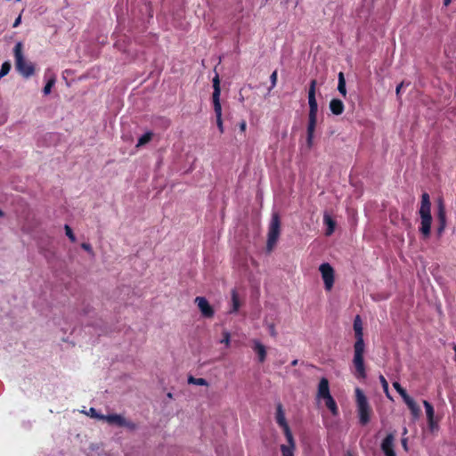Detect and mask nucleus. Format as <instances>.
<instances>
[{"label": "nucleus", "mask_w": 456, "mask_h": 456, "mask_svg": "<svg viewBox=\"0 0 456 456\" xmlns=\"http://www.w3.org/2000/svg\"><path fill=\"white\" fill-rule=\"evenodd\" d=\"M354 331L355 338L353 357V364L355 369L354 376L358 379H365L367 377L364 364L365 344L363 340L362 322L359 315H356L354 320Z\"/></svg>", "instance_id": "obj_1"}, {"label": "nucleus", "mask_w": 456, "mask_h": 456, "mask_svg": "<svg viewBox=\"0 0 456 456\" xmlns=\"http://www.w3.org/2000/svg\"><path fill=\"white\" fill-rule=\"evenodd\" d=\"M316 85L317 81L315 79L311 80L308 90L309 113L306 129V143L308 148H312L313 146L314 131L317 123L318 103L315 97Z\"/></svg>", "instance_id": "obj_2"}, {"label": "nucleus", "mask_w": 456, "mask_h": 456, "mask_svg": "<svg viewBox=\"0 0 456 456\" xmlns=\"http://www.w3.org/2000/svg\"><path fill=\"white\" fill-rule=\"evenodd\" d=\"M420 216V225L419 231L424 239H428L431 233V201L428 192H423L421 195L420 208L419 210Z\"/></svg>", "instance_id": "obj_3"}, {"label": "nucleus", "mask_w": 456, "mask_h": 456, "mask_svg": "<svg viewBox=\"0 0 456 456\" xmlns=\"http://www.w3.org/2000/svg\"><path fill=\"white\" fill-rule=\"evenodd\" d=\"M354 393L359 422L362 426H365L370 420L371 407L370 406L368 399L361 388L356 387Z\"/></svg>", "instance_id": "obj_4"}, {"label": "nucleus", "mask_w": 456, "mask_h": 456, "mask_svg": "<svg viewBox=\"0 0 456 456\" xmlns=\"http://www.w3.org/2000/svg\"><path fill=\"white\" fill-rule=\"evenodd\" d=\"M23 45L21 42H18L13 49L14 59H15V69L24 77H31L35 72V66L32 62L26 61L23 56Z\"/></svg>", "instance_id": "obj_5"}, {"label": "nucleus", "mask_w": 456, "mask_h": 456, "mask_svg": "<svg viewBox=\"0 0 456 456\" xmlns=\"http://www.w3.org/2000/svg\"><path fill=\"white\" fill-rule=\"evenodd\" d=\"M280 233H281V217L277 212H274L272 215V219H271V222L269 224V228H268V238H267L266 248L269 252H271L273 249V248L280 237Z\"/></svg>", "instance_id": "obj_6"}, {"label": "nucleus", "mask_w": 456, "mask_h": 456, "mask_svg": "<svg viewBox=\"0 0 456 456\" xmlns=\"http://www.w3.org/2000/svg\"><path fill=\"white\" fill-rule=\"evenodd\" d=\"M319 270L322 273L325 289L330 290L334 285V269L330 264L324 263L320 265Z\"/></svg>", "instance_id": "obj_7"}, {"label": "nucleus", "mask_w": 456, "mask_h": 456, "mask_svg": "<svg viewBox=\"0 0 456 456\" xmlns=\"http://www.w3.org/2000/svg\"><path fill=\"white\" fill-rule=\"evenodd\" d=\"M276 422L277 424L283 429V433L285 436H289L292 434L289 426L286 420L285 413L282 408L281 403H278L276 407Z\"/></svg>", "instance_id": "obj_8"}, {"label": "nucleus", "mask_w": 456, "mask_h": 456, "mask_svg": "<svg viewBox=\"0 0 456 456\" xmlns=\"http://www.w3.org/2000/svg\"><path fill=\"white\" fill-rule=\"evenodd\" d=\"M437 220L438 226L436 232L438 235H441L444 232L446 226V211L444 204L442 200H440L437 204Z\"/></svg>", "instance_id": "obj_9"}, {"label": "nucleus", "mask_w": 456, "mask_h": 456, "mask_svg": "<svg viewBox=\"0 0 456 456\" xmlns=\"http://www.w3.org/2000/svg\"><path fill=\"white\" fill-rule=\"evenodd\" d=\"M195 302L205 318H212L215 314L213 307L210 305L208 301L203 297H197Z\"/></svg>", "instance_id": "obj_10"}, {"label": "nucleus", "mask_w": 456, "mask_h": 456, "mask_svg": "<svg viewBox=\"0 0 456 456\" xmlns=\"http://www.w3.org/2000/svg\"><path fill=\"white\" fill-rule=\"evenodd\" d=\"M395 436L388 434L381 443V450L385 456H396L394 451Z\"/></svg>", "instance_id": "obj_11"}, {"label": "nucleus", "mask_w": 456, "mask_h": 456, "mask_svg": "<svg viewBox=\"0 0 456 456\" xmlns=\"http://www.w3.org/2000/svg\"><path fill=\"white\" fill-rule=\"evenodd\" d=\"M288 442V444L281 445V452L282 456H294V452L296 450V443L293 437V435H289V436H285Z\"/></svg>", "instance_id": "obj_12"}, {"label": "nucleus", "mask_w": 456, "mask_h": 456, "mask_svg": "<svg viewBox=\"0 0 456 456\" xmlns=\"http://www.w3.org/2000/svg\"><path fill=\"white\" fill-rule=\"evenodd\" d=\"M330 395L329 380L326 378H322L318 385L317 397L323 399Z\"/></svg>", "instance_id": "obj_13"}, {"label": "nucleus", "mask_w": 456, "mask_h": 456, "mask_svg": "<svg viewBox=\"0 0 456 456\" xmlns=\"http://www.w3.org/2000/svg\"><path fill=\"white\" fill-rule=\"evenodd\" d=\"M101 419H104L109 424H115L118 427H123V424H125V418L119 414L102 415Z\"/></svg>", "instance_id": "obj_14"}, {"label": "nucleus", "mask_w": 456, "mask_h": 456, "mask_svg": "<svg viewBox=\"0 0 456 456\" xmlns=\"http://www.w3.org/2000/svg\"><path fill=\"white\" fill-rule=\"evenodd\" d=\"M330 110L334 115H341L344 112L345 105L339 99H332L330 102Z\"/></svg>", "instance_id": "obj_15"}, {"label": "nucleus", "mask_w": 456, "mask_h": 456, "mask_svg": "<svg viewBox=\"0 0 456 456\" xmlns=\"http://www.w3.org/2000/svg\"><path fill=\"white\" fill-rule=\"evenodd\" d=\"M403 402L406 403V405L408 406L409 410L411 411L412 416L414 418H419V415H420V408L419 406L417 404V403L413 400V398H411V396H409L408 398H406L405 400H403Z\"/></svg>", "instance_id": "obj_16"}, {"label": "nucleus", "mask_w": 456, "mask_h": 456, "mask_svg": "<svg viewBox=\"0 0 456 456\" xmlns=\"http://www.w3.org/2000/svg\"><path fill=\"white\" fill-rule=\"evenodd\" d=\"M254 351L257 354L258 361L260 362H264L266 358V349L265 346L261 344L259 341L255 340L254 341Z\"/></svg>", "instance_id": "obj_17"}, {"label": "nucleus", "mask_w": 456, "mask_h": 456, "mask_svg": "<svg viewBox=\"0 0 456 456\" xmlns=\"http://www.w3.org/2000/svg\"><path fill=\"white\" fill-rule=\"evenodd\" d=\"M423 405H424L425 410H426V414H427L428 425H429L430 428H434V424H435V421H434V415H435L434 407L432 406V404L429 402H428L426 400L423 401Z\"/></svg>", "instance_id": "obj_18"}, {"label": "nucleus", "mask_w": 456, "mask_h": 456, "mask_svg": "<svg viewBox=\"0 0 456 456\" xmlns=\"http://www.w3.org/2000/svg\"><path fill=\"white\" fill-rule=\"evenodd\" d=\"M323 400L325 402L326 407L330 411L331 414L337 416L338 414V408L336 401L331 396V395H329L328 397L323 398Z\"/></svg>", "instance_id": "obj_19"}, {"label": "nucleus", "mask_w": 456, "mask_h": 456, "mask_svg": "<svg viewBox=\"0 0 456 456\" xmlns=\"http://www.w3.org/2000/svg\"><path fill=\"white\" fill-rule=\"evenodd\" d=\"M323 223L327 225L326 235L330 236L334 232L336 223L328 214L323 216Z\"/></svg>", "instance_id": "obj_20"}, {"label": "nucleus", "mask_w": 456, "mask_h": 456, "mask_svg": "<svg viewBox=\"0 0 456 456\" xmlns=\"http://www.w3.org/2000/svg\"><path fill=\"white\" fill-rule=\"evenodd\" d=\"M214 111L216 118L222 117V106L220 102V95H212Z\"/></svg>", "instance_id": "obj_21"}, {"label": "nucleus", "mask_w": 456, "mask_h": 456, "mask_svg": "<svg viewBox=\"0 0 456 456\" xmlns=\"http://www.w3.org/2000/svg\"><path fill=\"white\" fill-rule=\"evenodd\" d=\"M338 90L344 96H346V79L343 72L338 73Z\"/></svg>", "instance_id": "obj_22"}, {"label": "nucleus", "mask_w": 456, "mask_h": 456, "mask_svg": "<svg viewBox=\"0 0 456 456\" xmlns=\"http://www.w3.org/2000/svg\"><path fill=\"white\" fill-rule=\"evenodd\" d=\"M152 135H153V134L151 132H147L144 134H142L139 138L136 147H141V146L148 143L151 140Z\"/></svg>", "instance_id": "obj_23"}, {"label": "nucleus", "mask_w": 456, "mask_h": 456, "mask_svg": "<svg viewBox=\"0 0 456 456\" xmlns=\"http://www.w3.org/2000/svg\"><path fill=\"white\" fill-rule=\"evenodd\" d=\"M232 308L231 310V313H236L240 308V300L238 294L235 290H232Z\"/></svg>", "instance_id": "obj_24"}, {"label": "nucleus", "mask_w": 456, "mask_h": 456, "mask_svg": "<svg viewBox=\"0 0 456 456\" xmlns=\"http://www.w3.org/2000/svg\"><path fill=\"white\" fill-rule=\"evenodd\" d=\"M188 383L193 384L197 386H208V381L203 378H194L192 376H190L188 378Z\"/></svg>", "instance_id": "obj_25"}, {"label": "nucleus", "mask_w": 456, "mask_h": 456, "mask_svg": "<svg viewBox=\"0 0 456 456\" xmlns=\"http://www.w3.org/2000/svg\"><path fill=\"white\" fill-rule=\"evenodd\" d=\"M213 94L212 95H220L221 88H220V79L219 76L216 74L213 78Z\"/></svg>", "instance_id": "obj_26"}, {"label": "nucleus", "mask_w": 456, "mask_h": 456, "mask_svg": "<svg viewBox=\"0 0 456 456\" xmlns=\"http://www.w3.org/2000/svg\"><path fill=\"white\" fill-rule=\"evenodd\" d=\"M393 387L397 391V393L402 396L403 400H405L410 396L407 394L406 390L398 382H394Z\"/></svg>", "instance_id": "obj_27"}, {"label": "nucleus", "mask_w": 456, "mask_h": 456, "mask_svg": "<svg viewBox=\"0 0 456 456\" xmlns=\"http://www.w3.org/2000/svg\"><path fill=\"white\" fill-rule=\"evenodd\" d=\"M11 62L6 61H4L2 66H1V69H0V79L2 77H4V76H6L10 70H11Z\"/></svg>", "instance_id": "obj_28"}, {"label": "nucleus", "mask_w": 456, "mask_h": 456, "mask_svg": "<svg viewBox=\"0 0 456 456\" xmlns=\"http://www.w3.org/2000/svg\"><path fill=\"white\" fill-rule=\"evenodd\" d=\"M55 83V79L54 78H51L47 81V83L45 84L44 89H43V93L44 94H49L51 93V90H52V87L53 86Z\"/></svg>", "instance_id": "obj_29"}, {"label": "nucleus", "mask_w": 456, "mask_h": 456, "mask_svg": "<svg viewBox=\"0 0 456 456\" xmlns=\"http://www.w3.org/2000/svg\"><path fill=\"white\" fill-rule=\"evenodd\" d=\"M64 229H65L66 235L69 237V239L72 242H75L76 241V237H75V234L73 233L72 229L70 228V226L68 225V224H65Z\"/></svg>", "instance_id": "obj_30"}, {"label": "nucleus", "mask_w": 456, "mask_h": 456, "mask_svg": "<svg viewBox=\"0 0 456 456\" xmlns=\"http://www.w3.org/2000/svg\"><path fill=\"white\" fill-rule=\"evenodd\" d=\"M230 339H231V335L228 331H224L223 332V338L221 340V343H224L225 344L226 346H230Z\"/></svg>", "instance_id": "obj_31"}, {"label": "nucleus", "mask_w": 456, "mask_h": 456, "mask_svg": "<svg viewBox=\"0 0 456 456\" xmlns=\"http://www.w3.org/2000/svg\"><path fill=\"white\" fill-rule=\"evenodd\" d=\"M277 78H278V72H277V70H274V71L271 74V76H270V80H271V84H272V86H271V88H270V89L273 88V87L276 86Z\"/></svg>", "instance_id": "obj_32"}, {"label": "nucleus", "mask_w": 456, "mask_h": 456, "mask_svg": "<svg viewBox=\"0 0 456 456\" xmlns=\"http://www.w3.org/2000/svg\"><path fill=\"white\" fill-rule=\"evenodd\" d=\"M123 427L127 428L130 430H134L137 428V425L130 420H127L125 419V424H123Z\"/></svg>", "instance_id": "obj_33"}, {"label": "nucleus", "mask_w": 456, "mask_h": 456, "mask_svg": "<svg viewBox=\"0 0 456 456\" xmlns=\"http://www.w3.org/2000/svg\"><path fill=\"white\" fill-rule=\"evenodd\" d=\"M379 381H380V383L382 385V387H383L384 391L386 393H387L388 392V383H387V379H385V377L383 375L379 376Z\"/></svg>", "instance_id": "obj_34"}, {"label": "nucleus", "mask_w": 456, "mask_h": 456, "mask_svg": "<svg viewBox=\"0 0 456 456\" xmlns=\"http://www.w3.org/2000/svg\"><path fill=\"white\" fill-rule=\"evenodd\" d=\"M216 125L221 134L224 133V125L222 117L216 118Z\"/></svg>", "instance_id": "obj_35"}, {"label": "nucleus", "mask_w": 456, "mask_h": 456, "mask_svg": "<svg viewBox=\"0 0 456 456\" xmlns=\"http://www.w3.org/2000/svg\"><path fill=\"white\" fill-rule=\"evenodd\" d=\"M89 413L92 417L98 418L101 419L102 415L97 414L96 410L94 408H90Z\"/></svg>", "instance_id": "obj_36"}, {"label": "nucleus", "mask_w": 456, "mask_h": 456, "mask_svg": "<svg viewBox=\"0 0 456 456\" xmlns=\"http://www.w3.org/2000/svg\"><path fill=\"white\" fill-rule=\"evenodd\" d=\"M81 247L83 249L86 250L87 252L93 251L92 247L89 243H82Z\"/></svg>", "instance_id": "obj_37"}, {"label": "nucleus", "mask_w": 456, "mask_h": 456, "mask_svg": "<svg viewBox=\"0 0 456 456\" xmlns=\"http://www.w3.org/2000/svg\"><path fill=\"white\" fill-rule=\"evenodd\" d=\"M404 83L402 82L400 83L397 86H396V89H395V93H396V95L397 97L399 98L400 97V94H401V89L403 88Z\"/></svg>", "instance_id": "obj_38"}, {"label": "nucleus", "mask_w": 456, "mask_h": 456, "mask_svg": "<svg viewBox=\"0 0 456 456\" xmlns=\"http://www.w3.org/2000/svg\"><path fill=\"white\" fill-rule=\"evenodd\" d=\"M246 128H247V123H246V121H245V120H242V121L240 123V132L245 133Z\"/></svg>", "instance_id": "obj_39"}, {"label": "nucleus", "mask_w": 456, "mask_h": 456, "mask_svg": "<svg viewBox=\"0 0 456 456\" xmlns=\"http://www.w3.org/2000/svg\"><path fill=\"white\" fill-rule=\"evenodd\" d=\"M21 22V16L19 15L16 20H14L13 24H12V27L13 28H17Z\"/></svg>", "instance_id": "obj_40"}, {"label": "nucleus", "mask_w": 456, "mask_h": 456, "mask_svg": "<svg viewBox=\"0 0 456 456\" xmlns=\"http://www.w3.org/2000/svg\"><path fill=\"white\" fill-rule=\"evenodd\" d=\"M401 442H402V445H403V449H404L405 451H407V450H408V446H407V438H403Z\"/></svg>", "instance_id": "obj_41"}, {"label": "nucleus", "mask_w": 456, "mask_h": 456, "mask_svg": "<svg viewBox=\"0 0 456 456\" xmlns=\"http://www.w3.org/2000/svg\"><path fill=\"white\" fill-rule=\"evenodd\" d=\"M270 333L273 337H275L276 336V330H275V328L273 325H271L270 326Z\"/></svg>", "instance_id": "obj_42"}, {"label": "nucleus", "mask_w": 456, "mask_h": 456, "mask_svg": "<svg viewBox=\"0 0 456 456\" xmlns=\"http://www.w3.org/2000/svg\"><path fill=\"white\" fill-rule=\"evenodd\" d=\"M452 3V0H444V5L448 6Z\"/></svg>", "instance_id": "obj_43"}, {"label": "nucleus", "mask_w": 456, "mask_h": 456, "mask_svg": "<svg viewBox=\"0 0 456 456\" xmlns=\"http://www.w3.org/2000/svg\"><path fill=\"white\" fill-rule=\"evenodd\" d=\"M297 364V360H293L291 362L292 366H296Z\"/></svg>", "instance_id": "obj_44"}, {"label": "nucleus", "mask_w": 456, "mask_h": 456, "mask_svg": "<svg viewBox=\"0 0 456 456\" xmlns=\"http://www.w3.org/2000/svg\"><path fill=\"white\" fill-rule=\"evenodd\" d=\"M4 216V211H2V210L0 209V217H2V216Z\"/></svg>", "instance_id": "obj_45"}, {"label": "nucleus", "mask_w": 456, "mask_h": 456, "mask_svg": "<svg viewBox=\"0 0 456 456\" xmlns=\"http://www.w3.org/2000/svg\"><path fill=\"white\" fill-rule=\"evenodd\" d=\"M347 456H353L350 452L347 453Z\"/></svg>", "instance_id": "obj_46"}, {"label": "nucleus", "mask_w": 456, "mask_h": 456, "mask_svg": "<svg viewBox=\"0 0 456 456\" xmlns=\"http://www.w3.org/2000/svg\"><path fill=\"white\" fill-rule=\"evenodd\" d=\"M17 2H20V0H16Z\"/></svg>", "instance_id": "obj_47"}]
</instances>
